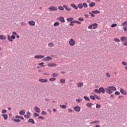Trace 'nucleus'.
I'll list each match as a JSON object with an SVG mask.
<instances>
[{
  "label": "nucleus",
  "mask_w": 127,
  "mask_h": 127,
  "mask_svg": "<svg viewBox=\"0 0 127 127\" xmlns=\"http://www.w3.org/2000/svg\"><path fill=\"white\" fill-rule=\"evenodd\" d=\"M11 38H12V39H14L15 38V36L12 35Z\"/></svg>",
  "instance_id": "59"
},
{
  "label": "nucleus",
  "mask_w": 127,
  "mask_h": 127,
  "mask_svg": "<svg viewBox=\"0 0 127 127\" xmlns=\"http://www.w3.org/2000/svg\"><path fill=\"white\" fill-rule=\"evenodd\" d=\"M124 30V31H127V27L126 26V27H124L123 28Z\"/></svg>",
  "instance_id": "60"
},
{
  "label": "nucleus",
  "mask_w": 127,
  "mask_h": 127,
  "mask_svg": "<svg viewBox=\"0 0 127 127\" xmlns=\"http://www.w3.org/2000/svg\"><path fill=\"white\" fill-rule=\"evenodd\" d=\"M34 110L36 112V113H40V109H39V108L37 107H34Z\"/></svg>",
  "instance_id": "13"
},
{
  "label": "nucleus",
  "mask_w": 127,
  "mask_h": 127,
  "mask_svg": "<svg viewBox=\"0 0 127 127\" xmlns=\"http://www.w3.org/2000/svg\"><path fill=\"white\" fill-rule=\"evenodd\" d=\"M14 122H15V123H20V120L19 119H14Z\"/></svg>",
  "instance_id": "48"
},
{
  "label": "nucleus",
  "mask_w": 127,
  "mask_h": 127,
  "mask_svg": "<svg viewBox=\"0 0 127 127\" xmlns=\"http://www.w3.org/2000/svg\"><path fill=\"white\" fill-rule=\"evenodd\" d=\"M96 109H100V108H101V105L97 104L96 105Z\"/></svg>",
  "instance_id": "44"
},
{
  "label": "nucleus",
  "mask_w": 127,
  "mask_h": 127,
  "mask_svg": "<svg viewBox=\"0 0 127 127\" xmlns=\"http://www.w3.org/2000/svg\"><path fill=\"white\" fill-rule=\"evenodd\" d=\"M82 6L85 8H87V7H88V4H87L86 2H83L82 3Z\"/></svg>",
  "instance_id": "28"
},
{
  "label": "nucleus",
  "mask_w": 127,
  "mask_h": 127,
  "mask_svg": "<svg viewBox=\"0 0 127 127\" xmlns=\"http://www.w3.org/2000/svg\"><path fill=\"white\" fill-rule=\"evenodd\" d=\"M75 43H76V42L73 39H71L69 41V44L70 46H74L75 45Z\"/></svg>",
  "instance_id": "5"
},
{
  "label": "nucleus",
  "mask_w": 127,
  "mask_h": 127,
  "mask_svg": "<svg viewBox=\"0 0 127 127\" xmlns=\"http://www.w3.org/2000/svg\"><path fill=\"white\" fill-rule=\"evenodd\" d=\"M52 77H58V73H54L51 74Z\"/></svg>",
  "instance_id": "29"
},
{
  "label": "nucleus",
  "mask_w": 127,
  "mask_h": 127,
  "mask_svg": "<svg viewBox=\"0 0 127 127\" xmlns=\"http://www.w3.org/2000/svg\"><path fill=\"white\" fill-rule=\"evenodd\" d=\"M25 114V111L24 110H21V111L19 112V115L20 116H24V115Z\"/></svg>",
  "instance_id": "20"
},
{
  "label": "nucleus",
  "mask_w": 127,
  "mask_h": 127,
  "mask_svg": "<svg viewBox=\"0 0 127 127\" xmlns=\"http://www.w3.org/2000/svg\"><path fill=\"white\" fill-rule=\"evenodd\" d=\"M117 24H113L112 25H111V27H116Z\"/></svg>",
  "instance_id": "55"
},
{
  "label": "nucleus",
  "mask_w": 127,
  "mask_h": 127,
  "mask_svg": "<svg viewBox=\"0 0 127 127\" xmlns=\"http://www.w3.org/2000/svg\"><path fill=\"white\" fill-rule=\"evenodd\" d=\"M60 23L58 22H56L54 24V26H59L60 25Z\"/></svg>",
  "instance_id": "38"
},
{
  "label": "nucleus",
  "mask_w": 127,
  "mask_h": 127,
  "mask_svg": "<svg viewBox=\"0 0 127 127\" xmlns=\"http://www.w3.org/2000/svg\"><path fill=\"white\" fill-rule=\"evenodd\" d=\"M43 61H50V60H52V58L51 57L48 56L44 59H43Z\"/></svg>",
  "instance_id": "7"
},
{
  "label": "nucleus",
  "mask_w": 127,
  "mask_h": 127,
  "mask_svg": "<svg viewBox=\"0 0 127 127\" xmlns=\"http://www.w3.org/2000/svg\"><path fill=\"white\" fill-rule=\"evenodd\" d=\"M110 98H111V99H113V98H114V95L111 94V95H110Z\"/></svg>",
  "instance_id": "64"
},
{
  "label": "nucleus",
  "mask_w": 127,
  "mask_h": 127,
  "mask_svg": "<svg viewBox=\"0 0 127 127\" xmlns=\"http://www.w3.org/2000/svg\"><path fill=\"white\" fill-rule=\"evenodd\" d=\"M120 93L122 94V95H127V91L124 89V88H120Z\"/></svg>",
  "instance_id": "8"
},
{
  "label": "nucleus",
  "mask_w": 127,
  "mask_h": 127,
  "mask_svg": "<svg viewBox=\"0 0 127 127\" xmlns=\"http://www.w3.org/2000/svg\"><path fill=\"white\" fill-rule=\"evenodd\" d=\"M122 26H124V25H127V21H125L122 24Z\"/></svg>",
  "instance_id": "39"
},
{
  "label": "nucleus",
  "mask_w": 127,
  "mask_h": 127,
  "mask_svg": "<svg viewBox=\"0 0 127 127\" xmlns=\"http://www.w3.org/2000/svg\"><path fill=\"white\" fill-rule=\"evenodd\" d=\"M76 102H77V103H81V102H82V99L81 98H78L76 99Z\"/></svg>",
  "instance_id": "34"
},
{
  "label": "nucleus",
  "mask_w": 127,
  "mask_h": 127,
  "mask_svg": "<svg viewBox=\"0 0 127 127\" xmlns=\"http://www.w3.org/2000/svg\"><path fill=\"white\" fill-rule=\"evenodd\" d=\"M35 58H36V59H41L42 58H44V56L36 55V56H35Z\"/></svg>",
  "instance_id": "9"
},
{
  "label": "nucleus",
  "mask_w": 127,
  "mask_h": 127,
  "mask_svg": "<svg viewBox=\"0 0 127 127\" xmlns=\"http://www.w3.org/2000/svg\"><path fill=\"white\" fill-rule=\"evenodd\" d=\"M95 5H96V3H95V2H92L89 4V6H90V7H93L95 6Z\"/></svg>",
  "instance_id": "17"
},
{
  "label": "nucleus",
  "mask_w": 127,
  "mask_h": 127,
  "mask_svg": "<svg viewBox=\"0 0 127 127\" xmlns=\"http://www.w3.org/2000/svg\"><path fill=\"white\" fill-rule=\"evenodd\" d=\"M77 85L78 88H81V87H83L84 83H83V82H79L77 84Z\"/></svg>",
  "instance_id": "18"
},
{
  "label": "nucleus",
  "mask_w": 127,
  "mask_h": 127,
  "mask_svg": "<svg viewBox=\"0 0 127 127\" xmlns=\"http://www.w3.org/2000/svg\"><path fill=\"white\" fill-rule=\"evenodd\" d=\"M67 21H69L71 22L72 20H74V18L71 17V18H68L66 19Z\"/></svg>",
  "instance_id": "30"
},
{
  "label": "nucleus",
  "mask_w": 127,
  "mask_h": 127,
  "mask_svg": "<svg viewBox=\"0 0 127 127\" xmlns=\"http://www.w3.org/2000/svg\"><path fill=\"white\" fill-rule=\"evenodd\" d=\"M105 91L108 94H113L115 91H117V88L115 86H108L105 88Z\"/></svg>",
  "instance_id": "1"
},
{
  "label": "nucleus",
  "mask_w": 127,
  "mask_h": 127,
  "mask_svg": "<svg viewBox=\"0 0 127 127\" xmlns=\"http://www.w3.org/2000/svg\"><path fill=\"white\" fill-rule=\"evenodd\" d=\"M48 46L49 47H53V46H54V44H53V43H50L48 44Z\"/></svg>",
  "instance_id": "35"
},
{
  "label": "nucleus",
  "mask_w": 127,
  "mask_h": 127,
  "mask_svg": "<svg viewBox=\"0 0 127 127\" xmlns=\"http://www.w3.org/2000/svg\"><path fill=\"white\" fill-rule=\"evenodd\" d=\"M114 41H115V42H120V41H121V40H120V39H119L118 38H114Z\"/></svg>",
  "instance_id": "37"
},
{
  "label": "nucleus",
  "mask_w": 127,
  "mask_h": 127,
  "mask_svg": "<svg viewBox=\"0 0 127 127\" xmlns=\"http://www.w3.org/2000/svg\"><path fill=\"white\" fill-rule=\"evenodd\" d=\"M84 99H85L86 101H90V98L86 96H84Z\"/></svg>",
  "instance_id": "43"
},
{
  "label": "nucleus",
  "mask_w": 127,
  "mask_h": 127,
  "mask_svg": "<svg viewBox=\"0 0 127 127\" xmlns=\"http://www.w3.org/2000/svg\"><path fill=\"white\" fill-rule=\"evenodd\" d=\"M27 115L29 117V118H30L31 117V113H30V112H28L27 113Z\"/></svg>",
  "instance_id": "52"
},
{
  "label": "nucleus",
  "mask_w": 127,
  "mask_h": 127,
  "mask_svg": "<svg viewBox=\"0 0 127 127\" xmlns=\"http://www.w3.org/2000/svg\"><path fill=\"white\" fill-rule=\"evenodd\" d=\"M74 110L75 112H80V111H81V107L79 106H76L74 107Z\"/></svg>",
  "instance_id": "10"
},
{
  "label": "nucleus",
  "mask_w": 127,
  "mask_h": 127,
  "mask_svg": "<svg viewBox=\"0 0 127 127\" xmlns=\"http://www.w3.org/2000/svg\"><path fill=\"white\" fill-rule=\"evenodd\" d=\"M123 45L125 46H127V41H126L125 43H123Z\"/></svg>",
  "instance_id": "61"
},
{
  "label": "nucleus",
  "mask_w": 127,
  "mask_h": 127,
  "mask_svg": "<svg viewBox=\"0 0 127 127\" xmlns=\"http://www.w3.org/2000/svg\"><path fill=\"white\" fill-rule=\"evenodd\" d=\"M47 65L49 67H55V66H57V64L53 63H49Z\"/></svg>",
  "instance_id": "11"
},
{
  "label": "nucleus",
  "mask_w": 127,
  "mask_h": 127,
  "mask_svg": "<svg viewBox=\"0 0 127 127\" xmlns=\"http://www.w3.org/2000/svg\"><path fill=\"white\" fill-rule=\"evenodd\" d=\"M65 80L64 79H61L60 83L61 84H65Z\"/></svg>",
  "instance_id": "36"
},
{
  "label": "nucleus",
  "mask_w": 127,
  "mask_h": 127,
  "mask_svg": "<svg viewBox=\"0 0 127 127\" xmlns=\"http://www.w3.org/2000/svg\"><path fill=\"white\" fill-rule=\"evenodd\" d=\"M49 10H50L51 11H56L58 10V8L56 6H52L49 8Z\"/></svg>",
  "instance_id": "3"
},
{
  "label": "nucleus",
  "mask_w": 127,
  "mask_h": 127,
  "mask_svg": "<svg viewBox=\"0 0 127 127\" xmlns=\"http://www.w3.org/2000/svg\"><path fill=\"white\" fill-rule=\"evenodd\" d=\"M68 113H74V110H73L71 109H68Z\"/></svg>",
  "instance_id": "47"
},
{
  "label": "nucleus",
  "mask_w": 127,
  "mask_h": 127,
  "mask_svg": "<svg viewBox=\"0 0 127 127\" xmlns=\"http://www.w3.org/2000/svg\"><path fill=\"white\" fill-rule=\"evenodd\" d=\"M98 27V24L97 23H94L92 24V25H90V26H88V29H96Z\"/></svg>",
  "instance_id": "2"
},
{
  "label": "nucleus",
  "mask_w": 127,
  "mask_h": 127,
  "mask_svg": "<svg viewBox=\"0 0 127 127\" xmlns=\"http://www.w3.org/2000/svg\"><path fill=\"white\" fill-rule=\"evenodd\" d=\"M2 117H3L4 120H7V118H8L6 114L2 115Z\"/></svg>",
  "instance_id": "31"
},
{
  "label": "nucleus",
  "mask_w": 127,
  "mask_h": 127,
  "mask_svg": "<svg viewBox=\"0 0 127 127\" xmlns=\"http://www.w3.org/2000/svg\"><path fill=\"white\" fill-rule=\"evenodd\" d=\"M70 6H71V7H72L74 9H76V10L78 9V6L74 3L70 4Z\"/></svg>",
  "instance_id": "12"
},
{
  "label": "nucleus",
  "mask_w": 127,
  "mask_h": 127,
  "mask_svg": "<svg viewBox=\"0 0 127 127\" xmlns=\"http://www.w3.org/2000/svg\"><path fill=\"white\" fill-rule=\"evenodd\" d=\"M39 81L41 83H46V82H47V79H40Z\"/></svg>",
  "instance_id": "19"
},
{
  "label": "nucleus",
  "mask_w": 127,
  "mask_h": 127,
  "mask_svg": "<svg viewBox=\"0 0 127 127\" xmlns=\"http://www.w3.org/2000/svg\"><path fill=\"white\" fill-rule=\"evenodd\" d=\"M12 33L13 35H17V34L15 32H12Z\"/></svg>",
  "instance_id": "63"
},
{
  "label": "nucleus",
  "mask_w": 127,
  "mask_h": 127,
  "mask_svg": "<svg viewBox=\"0 0 127 127\" xmlns=\"http://www.w3.org/2000/svg\"><path fill=\"white\" fill-rule=\"evenodd\" d=\"M15 118L16 119H21V120H22V121H23V120H24V118H23V117H22L21 116H18V115L15 116Z\"/></svg>",
  "instance_id": "27"
},
{
  "label": "nucleus",
  "mask_w": 127,
  "mask_h": 127,
  "mask_svg": "<svg viewBox=\"0 0 127 127\" xmlns=\"http://www.w3.org/2000/svg\"><path fill=\"white\" fill-rule=\"evenodd\" d=\"M77 7H79L80 9L83 8V4L80 3L77 5Z\"/></svg>",
  "instance_id": "25"
},
{
  "label": "nucleus",
  "mask_w": 127,
  "mask_h": 127,
  "mask_svg": "<svg viewBox=\"0 0 127 127\" xmlns=\"http://www.w3.org/2000/svg\"><path fill=\"white\" fill-rule=\"evenodd\" d=\"M57 20L59 21H60L61 22H62L63 23L65 22V19H64V17L62 16H60L57 18Z\"/></svg>",
  "instance_id": "4"
},
{
  "label": "nucleus",
  "mask_w": 127,
  "mask_h": 127,
  "mask_svg": "<svg viewBox=\"0 0 127 127\" xmlns=\"http://www.w3.org/2000/svg\"><path fill=\"white\" fill-rule=\"evenodd\" d=\"M0 39L1 40H5V39H6V37L3 35H0Z\"/></svg>",
  "instance_id": "15"
},
{
  "label": "nucleus",
  "mask_w": 127,
  "mask_h": 127,
  "mask_svg": "<svg viewBox=\"0 0 127 127\" xmlns=\"http://www.w3.org/2000/svg\"><path fill=\"white\" fill-rule=\"evenodd\" d=\"M60 108H61L62 109H66V108H67V106L65 105H60Z\"/></svg>",
  "instance_id": "32"
},
{
  "label": "nucleus",
  "mask_w": 127,
  "mask_h": 127,
  "mask_svg": "<svg viewBox=\"0 0 127 127\" xmlns=\"http://www.w3.org/2000/svg\"><path fill=\"white\" fill-rule=\"evenodd\" d=\"M58 9L60 10H64V8L63 7H62V6H59L58 7Z\"/></svg>",
  "instance_id": "40"
},
{
  "label": "nucleus",
  "mask_w": 127,
  "mask_h": 127,
  "mask_svg": "<svg viewBox=\"0 0 127 127\" xmlns=\"http://www.w3.org/2000/svg\"><path fill=\"white\" fill-rule=\"evenodd\" d=\"M122 64L124 66H127V63L126 62H122Z\"/></svg>",
  "instance_id": "50"
},
{
  "label": "nucleus",
  "mask_w": 127,
  "mask_h": 127,
  "mask_svg": "<svg viewBox=\"0 0 127 127\" xmlns=\"http://www.w3.org/2000/svg\"><path fill=\"white\" fill-rule=\"evenodd\" d=\"M115 95H121V93L119 91H116L115 92Z\"/></svg>",
  "instance_id": "54"
},
{
  "label": "nucleus",
  "mask_w": 127,
  "mask_h": 127,
  "mask_svg": "<svg viewBox=\"0 0 127 127\" xmlns=\"http://www.w3.org/2000/svg\"><path fill=\"white\" fill-rule=\"evenodd\" d=\"M2 114H5V113H6V110L4 109V110H2Z\"/></svg>",
  "instance_id": "58"
},
{
  "label": "nucleus",
  "mask_w": 127,
  "mask_h": 127,
  "mask_svg": "<svg viewBox=\"0 0 127 127\" xmlns=\"http://www.w3.org/2000/svg\"><path fill=\"white\" fill-rule=\"evenodd\" d=\"M38 119H39L40 120H44V117H42V116H39L38 117Z\"/></svg>",
  "instance_id": "56"
},
{
  "label": "nucleus",
  "mask_w": 127,
  "mask_h": 127,
  "mask_svg": "<svg viewBox=\"0 0 127 127\" xmlns=\"http://www.w3.org/2000/svg\"><path fill=\"white\" fill-rule=\"evenodd\" d=\"M34 115L35 118H36V117H39V114H37V113H35L34 114Z\"/></svg>",
  "instance_id": "51"
},
{
  "label": "nucleus",
  "mask_w": 127,
  "mask_h": 127,
  "mask_svg": "<svg viewBox=\"0 0 127 127\" xmlns=\"http://www.w3.org/2000/svg\"><path fill=\"white\" fill-rule=\"evenodd\" d=\"M78 20L79 21H84V18H83L82 17H80L78 18Z\"/></svg>",
  "instance_id": "53"
},
{
  "label": "nucleus",
  "mask_w": 127,
  "mask_h": 127,
  "mask_svg": "<svg viewBox=\"0 0 127 127\" xmlns=\"http://www.w3.org/2000/svg\"><path fill=\"white\" fill-rule=\"evenodd\" d=\"M92 106H93V104L92 103H88L86 104V107H88V108H92Z\"/></svg>",
  "instance_id": "23"
},
{
  "label": "nucleus",
  "mask_w": 127,
  "mask_h": 127,
  "mask_svg": "<svg viewBox=\"0 0 127 127\" xmlns=\"http://www.w3.org/2000/svg\"><path fill=\"white\" fill-rule=\"evenodd\" d=\"M42 115H43V116L46 115H47V113H46V112L45 111H42Z\"/></svg>",
  "instance_id": "49"
},
{
  "label": "nucleus",
  "mask_w": 127,
  "mask_h": 127,
  "mask_svg": "<svg viewBox=\"0 0 127 127\" xmlns=\"http://www.w3.org/2000/svg\"><path fill=\"white\" fill-rule=\"evenodd\" d=\"M94 96L95 97L96 99H97V100H101L102 98L101 97H100L98 95H94Z\"/></svg>",
  "instance_id": "42"
},
{
  "label": "nucleus",
  "mask_w": 127,
  "mask_h": 127,
  "mask_svg": "<svg viewBox=\"0 0 127 127\" xmlns=\"http://www.w3.org/2000/svg\"><path fill=\"white\" fill-rule=\"evenodd\" d=\"M92 13H93L94 14H99L100 13V11L99 10L92 11Z\"/></svg>",
  "instance_id": "26"
},
{
  "label": "nucleus",
  "mask_w": 127,
  "mask_h": 127,
  "mask_svg": "<svg viewBox=\"0 0 127 127\" xmlns=\"http://www.w3.org/2000/svg\"><path fill=\"white\" fill-rule=\"evenodd\" d=\"M63 7L65 8V10H67V11H71V9L70 7L68 6L67 5H63Z\"/></svg>",
  "instance_id": "6"
},
{
  "label": "nucleus",
  "mask_w": 127,
  "mask_h": 127,
  "mask_svg": "<svg viewBox=\"0 0 127 127\" xmlns=\"http://www.w3.org/2000/svg\"><path fill=\"white\" fill-rule=\"evenodd\" d=\"M7 39L9 41H10V42H12V41H13V40L11 38V37L10 36V35L7 36Z\"/></svg>",
  "instance_id": "22"
},
{
  "label": "nucleus",
  "mask_w": 127,
  "mask_h": 127,
  "mask_svg": "<svg viewBox=\"0 0 127 127\" xmlns=\"http://www.w3.org/2000/svg\"><path fill=\"white\" fill-rule=\"evenodd\" d=\"M28 24H29V25H31V26H34V25H35V22L33 21H29L28 22Z\"/></svg>",
  "instance_id": "14"
},
{
  "label": "nucleus",
  "mask_w": 127,
  "mask_h": 127,
  "mask_svg": "<svg viewBox=\"0 0 127 127\" xmlns=\"http://www.w3.org/2000/svg\"><path fill=\"white\" fill-rule=\"evenodd\" d=\"M105 75L107 78H111V74L109 72H106Z\"/></svg>",
  "instance_id": "33"
},
{
  "label": "nucleus",
  "mask_w": 127,
  "mask_h": 127,
  "mask_svg": "<svg viewBox=\"0 0 127 127\" xmlns=\"http://www.w3.org/2000/svg\"><path fill=\"white\" fill-rule=\"evenodd\" d=\"M24 118H25V119H29V117L28 116V115H25L24 116Z\"/></svg>",
  "instance_id": "57"
},
{
  "label": "nucleus",
  "mask_w": 127,
  "mask_h": 127,
  "mask_svg": "<svg viewBox=\"0 0 127 127\" xmlns=\"http://www.w3.org/2000/svg\"><path fill=\"white\" fill-rule=\"evenodd\" d=\"M99 123H100V121H94V124H99Z\"/></svg>",
  "instance_id": "62"
},
{
  "label": "nucleus",
  "mask_w": 127,
  "mask_h": 127,
  "mask_svg": "<svg viewBox=\"0 0 127 127\" xmlns=\"http://www.w3.org/2000/svg\"><path fill=\"white\" fill-rule=\"evenodd\" d=\"M28 122L29 123H31V124H33V125L35 124V122H34V120L32 119H29Z\"/></svg>",
  "instance_id": "21"
},
{
  "label": "nucleus",
  "mask_w": 127,
  "mask_h": 127,
  "mask_svg": "<svg viewBox=\"0 0 127 127\" xmlns=\"http://www.w3.org/2000/svg\"><path fill=\"white\" fill-rule=\"evenodd\" d=\"M94 92H95V93H98V94H100V89H95L94 90Z\"/></svg>",
  "instance_id": "45"
},
{
  "label": "nucleus",
  "mask_w": 127,
  "mask_h": 127,
  "mask_svg": "<svg viewBox=\"0 0 127 127\" xmlns=\"http://www.w3.org/2000/svg\"><path fill=\"white\" fill-rule=\"evenodd\" d=\"M127 38L126 37H122L121 38V41H127Z\"/></svg>",
  "instance_id": "24"
},
{
  "label": "nucleus",
  "mask_w": 127,
  "mask_h": 127,
  "mask_svg": "<svg viewBox=\"0 0 127 127\" xmlns=\"http://www.w3.org/2000/svg\"><path fill=\"white\" fill-rule=\"evenodd\" d=\"M99 92L100 94L101 93H102L103 94H105V89H104L103 87L99 88Z\"/></svg>",
  "instance_id": "16"
},
{
  "label": "nucleus",
  "mask_w": 127,
  "mask_h": 127,
  "mask_svg": "<svg viewBox=\"0 0 127 127\" xmlns=\"http://www.w3.org/2000/svg\"><path fill=\"white\" fill-rule=\"evenodd\" d=\"M55 80H56V78L54 77H52L49 79V81H51V82H53V81H55Z\"/></svg>",
  "instance_id": "41"
},
{
  "label": "nucleus",
  "mask_w": 127,
  "mask_h": 127,
  "mask_svg": "<svg viewBox=\"0 0 127 127\" xmlns=\"http://www.w3.org/2000/svg\"><path fill=\"white\" fill-rule=\"evenodd\" d=\"M90 98L91 100H96V98L93 95L90 96Z\"/></svg>",
  "instance_id": "46"
}]
</instances>
